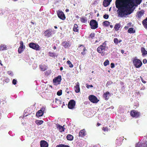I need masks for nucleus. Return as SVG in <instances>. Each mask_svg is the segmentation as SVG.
I'll use <instances>...</instances> for the list:
<instances>
[{
    "mask_svg": "<svg viewBox=\"0 0 147 147\" xmlns=\"http://www.w3.org/2000/svg\"><path fill=\"white\" fill-rule=\"evenodd\" d=\"M142 0H116V7L119 17L123 18L131 13V8L134 6L139 4Z\"/></svg>",
    "mask_w": 147,
    "mask_h": 147,
    "instance_id": "obj_1",
    "label": "nucleus"
},
{
    "mask_svg": "<svg viewBox=\"0 0 147 147\" xmlns=\"http://www.w3.org/2000/svg\"><path fill=\"white\" fill-rule=\"evenodd\" d=\"M106 43L105 42L102 45L99 46L97 49V52L100 53H102L106 50L107 49V47L106 46Z\"/></svg>",
    "mask_w": 147,
    "mask_h": 147,
    "instance_id": "obj_2",
    "label": "nucleus"
},
{
    "mask_svg": "<svg viewBox=\"0 0 147 147\" xmlns=\"http://www.w3.org/2000/svg\"><path fill=\"white\" fill-rule=\"evenodd\" d=\"M133 62L134 66L137 68L140 67L142 64L141 60L135 58L133 60Z\"/></svg>",
    "mask_w": 147,
    "mask_h": 147,
    "instance_id": "obj_3",
    "label": "nucleus"
},
{
    "mask_svg": "<svg viewBox=\"0 0 147 147\" xmlns=\"http://www.w3.org/2000/svg\"><path fill=\"white\" fill-rule=\"evenodd\" d=\"M90 25L91 28L93 29H95L98 27V22L94 20H92L90 21Z\"/></svg>",
    "mask_w": 147,
    "mask_h": 147,
    "instance_id": "obj_4",
    "label": "nucleus"
},
{
    "mask_svg": "<svg viewBox=\"0 0 147 147\" xmlns=\"http://www.w3.org/2000/svg\"><path fill=\"white\" fill-rule=\"evenodd\" d=\"M28 46L36 50H39L40 49V47L36 43L31 42L29 43Z\"/></svg>",
    "mask_w": 147,
    "mask_h": 147,
    "instance_id": "obj_5",
    "label": "nucleus"
},
{
    "mask_svg": "<svg viewBox=\"0 0 147 147\" xmlns=\"http://www.w3.org/2000/svg\"><path fill=\"white\" fill-rule=\"evenodd\" d=\"M88 98L89 100L94 103H96L98 101L97 98L94 96L90 95L88 96Z\"/></svg>",
    "mask_w": 147,
    "mask_h": 147,
    "instance_id": "obj_6",
    "label": "nucleus"
},
{
    "mask_svg": "<svg viewBox=\"0 0 147 147\" xmlns=\"http://www.w3.org/2000/svg\"><path fill=\"white\" fill-rule=\"evenodd\" d=\"M140 112L135 110H133L131 111L130 115L133 117L137 118L140 115Z\"/></svg>",
    "mask_w": 147,
    "mask_h": 147,
    "instance_id": "obj_7",
    "label": "nucleus"
},
{
    "mask_svg": "<svg viewBox=\"0 0 147 147\" xmlns=\"http://www.w3.org/2000/svg\"><path fill=\"white\" fill-rule=\"evenodd\" d=\"M58 17L62 20H64L65 18V17L64 13L61 11H58L57 12Z\"/></svg>",
    "mask_w": 147,
    "mask_h": 147,
    "instance_id": "obj_8",
    "label": "nucleus"
},
{
    "mask_svg": "<svg viewBox=\"0 0 147 147\" xmlns=\"http://www.w3.org/2000/svg\"><path fill=\"white\" fill-rule=\"evenodd\" d=\"M75 104L76 102L75 100H70L68 103V108L71 109H73L74 107Z\"/></svg>",
    "mask_w": 147,
    "mask_h": 147,
    "instance_id": "obj_9",
    "label": "nucleus"
},
{
    "mask_svg": "<svg viewBox=\"0 0 147 147\" xmlns=\"http://www.w3.org/2000/svg\"><path fill=\"white\" fill-rule=\"evenodd\" d=\"M61 80V76H59L53 79V82L54 84H60Z\"/></svg>",
    "mask_w": 147,
    "mask_h": 147,
    "instance_id": "obj_10",
    "label": "nucleus"
},
{
    "mask_svg": "<svg viewBox=\"0 0 147 147\" xmlns=\"http://www.w3.org/2000/svg\"><path fill=\"white\" fill-rule=\"evenodd\" d=\"M147 146V142L143 141V142H139L136 144V147H146Z\"/></svg>",
    "mask_w": 147,
    "mask_h": 147,
    "instance_id": "obj_11",
    "label": "nucleus"
},
{
    "mask_svg": "<svg viewBox=\"0 0 147 147\" xmlns=\"http://www.w3.org/2000/svg\"><path fill=\"white\" fill-rule=\"evenodd\" d=\"M20 46L18 49V52L19 53H22L23 50V49L25 48V46L24 45V43L23 41L20 42Z\"/></svg>",
    "mask_w": 147,
    "mask_h": 147,
    "instance_id": "obj_12",
    "label": "nucleus"
},
{
    "mask_svg": "<svg viewBox=\"0 0 147 147\" xmlns=\"http://www.w3.org/2000/svg\"><path fill=\"white\" fill-rule=\"evenodd\" d=\"M53 32V30L52 29H48L45 32V36H47V37H49L52 34V32Z\"/></svg>",
    "mask_w": 147,
    "mask_h": 147,
    "instance_id": "obj_13",
    "label": "nucleus"
},
{
    "mask_svg": "<svg viewBox=\"0 0 147 147\" xmlns=\"http://www.w3.org/2000/svg\"><path fill=\"white\" fill-rule=\"evenodd\" d=\"M40 144L41 147H48V144L45 141L42 140L40 142Z\"/></svg>",
    "mask_w": 147,
    "mask_h": 147,
    "instance_id": "obj_14",
    "label": "nucleus"
},
{
    "mask_svg": "<svg viewBox=\"0 0 147 147\" xmlns=\"http://www.w3.org/2000/svg\"><path fill=\"white\" fill-rule=\"evenodd\" d=\"M74 89L76 93H78L80 92L79 83L78 82H77L76 85L74 86Z\"/></svg>",
    "mask_w": 147,
    "mask_h": 147,
    "instance_id": "obj_15",
    "label": "nucleus"
},
{
    "mask_svg": "<svg viewBox=\"0 0 147 147\" xmlns=\"http://www.w3.org/2000/svg\"><path fill=\"white\" fill-rule=\"evenodd\" d=\"M112 0H104L103 3V4L104 6L107 7L110 4Z\"/></svg>",
    "mask_w": 147,
    "mask_h": 147,
    "instance_id": "obj_16",
    "label": "nucleus"
},
{
    "mask_svg": "<svg viewBox=\"0 0 147 147\" xmlns=\"http://www.w3.org/2000/svg\"><path fill=\"white\" fill-rule=\"evenodd\" d=\"M111 94L109 92H107L104 93L103 94V97L105 98V99L106 100H108Z\"/></svg>",
    "mask_w": 147,
    "mask_h": 147,
    "instance_id": "obj_17",
    "label": "nucleus"
},
{
    "mask_svg": "<svg viewBox=\"0 0 147 147\" xmlns=\"http://www.w3.org/2000/svg\"><path fill=\"white\" fill-rule=\"evenodd\" d=\"M56 125L57 128L60 131L62 132L64 131V128L62 126L59 124H57Z\"/></svg>",
    "mask_w": 147,
    "mask_h": 147,
    "instance_id": "obj_18",
    "label": "nucleus"
},
{
    "mask_svg": "<svg viewBox=\"0 0 147 147\" xmlns=\"http://www.w3.org/2000/svg\"><path fill=\"white\" fill-rule=\"evenodd\" d=\"M62 45L65 48H69L70 47V45L69 43L66 41L63 42Z\"/></svg>",
    "mask_w": 147,
    "mask_h": 147,
    "instance_id": "obj_19",
    "label": "nucleus"
},
{
    "mask_svg": "<svg viewBox=\"0 0 147 147\" xmlns=\"http://www.w3.org/2000/svg\"><path fill=\"white\" fill-rule=\"evenodd\" d=\"M7 49V47L5 45L1 44L0 46V51H3Z\"/></svg>",
    "mask_w": 147,
    "mask_h": 147,
    "instance_id": "obj_20",
    "label": "nucleus"
},
{
    "mask_svg": "<svg viewBox=\"0 0 147 147\" xmlns=\"http://www.w3.org/2000/svg\"><path fill=\"white\" fill-rule=\"evenodd\" d=\"M79 135L80 136L82 137L85 135V132L84 129L81 130L79 133Z\"/></svg>",
    "mask_w": 147,
    "mask_h": 147,
    "instance_id": "obj_21",
    "label": "nucleus"
},
{
    "mask_svg": "<svg viewBox=\"0 0 147 147\" xmlns=\"http://www.w3.org/2000/svg\"><path fill=\"white\" fill-rule=\"evenodd\" d=\"M44 113L40 110L38 111L36 114V116L37 117H39L42 116Z\"/></svg>",
    "mask_w": 147,
    "mask_h": 147,
    "instance_id": "obj_22",
    "label": "nucleus"
},
{
    "mask_svg": "<svg viewBox=\"0 0 147 147\" xmlns=\"http://www.w3.org/2000/svg\"><path fill=\"white\" fill-rule=\"evenodd\" d=\"M141 50L142 53V56H145L147 54V51L145 49L144 47H142Z\"/></svg>",
    "mask_w": 147,
    "mask_h": 147,
    "instance_id": "obj_23",
    "label": "nucleus"
},
{
    "mask_svg": "<svg viewBox=\"0 0 147 147\" xmlns=\"http://www.w3.org/2000/svg\"><path fill=\"white\" fill-rule=\"evenodd\" d=\"M121 27V25L120 24H116L115 25L114 27V28L115 29V30L116 31L118 30Z\"/></svg>",
    "mask_w": 147,
    "mask_h": 147,
    "instance_id": "obj_24",
    "label": "nucleus"
},
{
    "mask_svg": "<svg viewBox=\"0 0 147 147\" xmlns=\"http://www.w3.org/2000/svg\"><path fill=\"white\" fill-rule=\"evenodd\" d=\"M49 55L51 57H57V55L56 53L51 52H49L48 53Z\"/></svg>",
    "mask_w": 147,
    "mask_h": 147,
    "instance_id": "obj_25",
    "label": "nucleus"
},
{
    "mask_svg": "<svg viewBox=\"0 0 147 147\" xmlns=\"http://www.w3.org/2000/svg\"><path fill=\"white\" fill-rule=\"evenodd\" d=\"M143 14L144 12L142 11H140V12L137 13V17L138 18H140L141 17V16L143 15Z\"/></svg>",
    "mask_w": 147,
    "mask_h": 147,
    "instance_id": "obj_26",
    "label": "nucleus"
},
{
    "mask_svg": "<svg viewBox=\"0 0 147 147\" xmlns=\"http://www.w3.org/2000/svg\"><path fill=\"white\" fill-rule=\"evenodd\" d=\"M67 139L69 140H72L73 139V136L70 134L68 135L66 137Z\"/></svg>",
    "mask_w": 147,
    "mask_h": 147,
    "instance_id": "obj_27",
    "label": "nucleus"
},
{
    "mask_svg": "<svg viewBox=\"0 0 147 147\" xmlns=\"http://www.w3.org/2000/svg\"><path fill=\"white\" fill-rule=\"evenodd\" d=\"M128 32L130 33H134L135 32V31L133 28H131L128 29Z\"/></svg>",
    "mask_w": 147,
    "mask_h": 147,
    "instance_id": "obj_28",
    "label": "nucleus"
},
{
    "mask_svg": "<svg viewBox=\"0 0 147 147\" xmlns=\"http://www.w3.org/2000/svg\"><path fill=\"white\" fill-rule=\"evenodd\" d=\"M103 24L105 26L107 27L110 25V22L107 21H105L103 22Z\"/></svg>",
    "mask_w": 147,
    "mask_h": 147,
    "instance_id": "obj_29",
    "label": "nucleus"
},
{
    "mask_svg": "<svg viewBox=\"0 0 147 147\" xmlns=\"http://www.w3.org/2000/svg\"><path fill=\"white\" fill-rule=\"evenodd\" d=\"M78 25L76 24H75L74 25V28H73V30L76 32H77L78 31Z\"/></svg>",
    "mask_w": 147,
    "mask_h": 147,
    "instance_id": "obj_30",
    "label": "nucleus"
},
{
    "mask_svg": "<svg viewBox=\"0 0 147 147\" xmlns=\"http://www.w3.org/2000/svg\"><path fill=\"white\" fill-rule=\"evenodd\" d=\"M80 21L81 22L83 23H85L87 21L86 18L82 17L80 18Z\"/></svg>",
    "mask_w": 147,
    "mask_h": 147,
    "instance_id": "obj_31",
    "label": "nucleus"
},
{
    "mask_svg": "<svg viewBox=\"0 0 147 147\" xmlns=\"http://www.w3.org/2000/svg\"><path fill=\"white\" fill-rule=\"evenodd\" d=\"M67 64H68L69 67H71L72 68L73 67V65L71 63V62H70V61L69 60H68L67 61Z\"/></svg>",
    "mask_w": 147,
    "mask_h": 147,
    "instance_id": "obj_32",
    "label": "nucleus"
},
{
    "mask_svg": "<svg viewBox=\"0 0 147 147\" xmlns=\"http://www.w3.org/2000/svg\"><path fill=\"white\" fill-rule=\"evenodd\" d=\"M43 123V121L42 120H37L36 121V123L37 124L40 125L42 124Z\"/></svg>",
    "mask_w": 147,
    "mask_h": 147,
    "instance_id": "obj_33",
    "label": "nucleus"
},
{
    "mask_svg": "<svg viewBox=\"0 0 147 147\" xmlns=\"http://www.w3.org/2000/svg\"><path fill=\"white\" fill-rule=\"evenodd\" d=\"M142 24L144 27L146 29H147V22L145 21V22H144V21L143 20L142 21Z\"/></svg>",
    "mask_w": 147,
    "mask_h": 147,
    "instance_id": "obj_34",
    "label": "nucleus"
},
{
    "mask_svg": "<svg viewBox=\"0 0 147 147\" xmlns=\"http://www.w3.org/2000/svg\"><path fill=\"white\" fill-rule=\"evenodd\" d=\"M109 64V61L108 60H106L104 63V65L105 66H106L108 65Z\"/></svg>",
    "mask_w": 147,
    "mask_h": 147,
    "instance_id": "obj_35",
    "label": "nucleus"
},
{
    "mask_svg": "<svg viewBox=\"0 0 147 147\" xmlns=\"http://www.w3.org/2000/svg\"><path fill=\"white\" fill-rule=\"evenodd\" d=\"M39 67L41 70L42 71H44L46 69V68L43 65H40Z\"/></svg>",
    "mask_w": 147,
    "mask_h": 147,
    "instance_id": "obj_36",
    "label": "nucleus"
},
{
    "mask_svg": "<svg viewBox=\"0 0 147 147\" xmlns=\"http://www.w3.org/2000/svg\"><path fill=\"white\" fill-rule=\"evenodd\" d=\"M56 147H69L68 146L65 145L63 144H61L59 145H57Z\"/></svg>",
    "mask_w": 147,
    "mask_h": 147,
    "instance_id": "obj_37",
    "label": "nucleus"
},
{
    "mask_svg": "<svg viewBox=\"0 0 147 147\" xmlns=\"http://www.w3.org/2000/svg\"><path fill=\"white\" fill-rule=\"evenodd\" d=\"M114 42L115 44L117 45L118 43V40L117 38H115L114 39Z\"/></svg>",
    "mask_w": 147,
    "mask_h": 147,
    "instance_id": "obj_38",
    "label": "nucleus"
},
{
    "mask_svg": "<svg viewBox=\"0 0 147 147\" xmlns=\"http://www.w3.org/2000/svg\"><path fill=\"white\" fill-rule=\"evenodd\" d=\"M45 108L46 107L45 106H43L40 110L44 113L46 111V109Z\"/></svg>",
    "mask_w": 147,
    "mask_h": 147,
    "instance_id": "obj_39",
    "label": "nucleus"
},
{
    "mask_svg": "<svg viewBox=\"0 0 147 147\" xmlns=\"http://www.w3.org/2000/svg\"><path fill=\"white\" fill-rule=\"evenodd\" d=\"M62 94V90H60L59 91H58L57 92V94L58 96H60Z\"/></svg>",
    "mask_w": 147,
    "mask_h": 147,
    "instance_id": "obj_40",
    "label": "nucleus"
},
{
    "mask_svg": "<svg viewBox=\"0 0 147 147\" xmlns=\"http://www.w3.org/2000/svg\"><path fill=\"white\" fill-rule=\"evenodd\" d=\"M94 36L95 34L94 33H92L90 34L89 38L93 39V38L94 37Z\"/></svg>",
    "mask_w": 147,
    "mask_h": 147,
    "instance_id": "obj_41",
    "label": "nucleus"
},
{
    "mask_svg": "<svg viewBox=\"0 0 147 147\" xmlns=\"http://www.w3.org/2000/svg\"><path fill=\"white\" fill-rule=\"evenodd\" d=\"M86 86L88 88H89L90 87L92 88L93 87V86L92 85H89L88 84H86Z\"/></svg>",
    "mask_w": 147,
    "mask_h": 147,
    "instance_id": "obj_42",
    "label": "nucleus"
},
{
    "mask_svg": "<svg viewBox=\"0 0 147 147\" xmlns=\"http://www.w3.org/2000/svg\"><path fill=\"white\" fill-rule=\"evenodd\" d=\"M109 16L107 14H105L103 16V18L105 19H108V18H109Z\"/></svg>",
    "mask_w": 147,
    "mask_h": 147,
    "instance_id": "obj_43",
    "label": "nucleus"
},
{
    "mask_svg": "<svg viewBox=\"0 0 147 147\" xmlns=\"http://www.w3.org/2000/svg\"><path fill=\"white\" fill-rule=\"evenodd\" d=\"M102 130L105 131H108V128L107 127H103Z\"/></svg>",
    "mask_w": 147,
    "mask_h": 147,
    "instance_id": "obj_44",
    "label": "nucleus"
},
{
    "mask_svg": "<svg viewBox=\"0 0 147 147\" xmlns=\"http://www.w3.org/2000/svg\"><path fill=\"white\" fill-rule=\"evenodd\" d=\"M112 83L113 82L111 81H108L106 84V85L107 86H108L112 84Z\"/></svg>",
    "mask_w": 147,
    "mask_h": 147,
    "instance_id": "obj_45",
    "label": "nucleus"
},
{
    "mask_svg": "<svg viewBox=\"0 0 147 147\" xmlns=\"http://www.w3.org/2000/svg\"><path fill=\"white\" fill-rule=\"evenodd\" d=\"M17 80L15 79H13L12 81V83L14 85H16L17 83Z\"/></svg>",
    "mask_w": 147,
    "mask_h": 147,
    "instance_id": "obj_46",
    "label": "nucleus"
},
{
    "mask_svg": "<svg viewBox=\"0 0 147 147\" xmlns=\"http://www.w3.org/2000/svg\"><path fill=\"white\" fill-rule=\"evenodd\" d=\"M8 74L10 75L11 76H12L13 75V73L11 71H8L7 72Z\"/></svg>",
    "mask_w": 147,
    "mask_h": 147,
    "instance_id": "obj_47",
    "label": "nucleus"
},
{
    "mask_svg": "<svg viewBox=\"0 0 147 147\" xmlns=\"http://www.w3.org/2000/svg\"><path fill=\"white\" fill-rule=\"evenodd\" d=\"M83 51L81 53L83 55H84L85 54V51L86 50V49L85 47H84L83 49Z\"/></svg>",
    "mask_w": 147,
    "mask_h": 147,
    "instance_id": "obj_48",
    "label": "nucleus"
},
{
    "mask_svg": "<svg viewBox=\"0 0 147 147\" xmlns=\"http://www.w3.org/2000/svg\"><path fill=\"white\" fill-rule=\"evenodd\" d=\"M143 63L146 64L147 63V60L146 59H144L143 60Z\"/></svg>",
    "mask_w": 147,
    "mask_h": 147,
    "instance_id": "obj_49",
    "label": "nucleus"
},
{
    "mask_svg": "<svg viewBox=\"0 0 147 147\" xmlns=\"http://www.w3.org/2000/svg\"><path fill=\"white\" fill-rule=\"evenodd\" d=\"M111 68H113L115 67V65L113 63H111Z\"/></svg>",
    "mask_w": 147,
    "mask_h": 147,
    "instance_id": "obj_50",
    "label": "nucleus"
},
{
    "mask_svg": "<svg viewBox=\"0 0 147 147\" xmlns=\"http://www.w3.org/2000/svg\"><path fill=\"white\" fill-rule=\"evenodd\" d=\"M9 79L7 78L5 79V81L7 82H8L9 81Z\"/></svg>",
    "mask_w": 147,
    "mask_h": 147,
    "instance_id": "obj_51",
    "label": "nucleus"
},
{
    "mask_svg": "<svg viewBox=\"0 0 147 147\" xmlns=\"http://www.w3.org/2000/svg\"><path fill=\"white\" fill-rule=\"evenodd\" d=\"M69 89L68 88H67L65 90V92H67V93H69V91H68Z\"/></svg>",
    "mask_w": 147,
    "mask_h": 147,
    "instance_id": "obj_52",
    "label": "nucleus"
},
{
    "mask_svg": "<svg viewBox=\"0 0 147 147\" xmlns=\"http://www.w3.org/2000/svg\"><path fill=\"white\" fill-rule=\"evenodd\" d=\"M144 22H145V21L147 22V17L146 18L143 20Z\"/></svg>",
    "mask_w": 147,
    "mask_h": 147,
    "instance_id": "obj_53",
    "label": "nucleus"
},
{
    "mask_svg": "<svg viewBox=\"0 0 147 147\" xmlns=\"http://www.w3.org/2000/svg\"><path fill=\"white\" fill-rule=\"evenodd\" d=\"M121 52L123 54L124 53V51L123 50H121Z\"/></svg>",
    "mask_w": 147,
    "mask_h": 147,
    "instance_id": "obj_54",
    "label": "nucleus"
},
{
    "mask_svg": "<svg viewBox=\"0 0 147 147\" xmlns=\"http://www.w3.org/2000/svg\"><path fill=\"white\" fill-rule=\"evenodd\" d=\"M53 49L54 50L56 49V47L55 46H54L53 47Z\"/></svg>",
    "mask_w": 147,
    "mask_h": 147,
    "instance_id": "obj_55",
    "label": "nucleus"
},
{
    "mask_svg": "<svg viewBox=\"0 0 147 147\" xmlns=\"http://www.w3.org/2000/svg\"><path fill=\"white\" fill-rule=\"evenodd\" d=\"M142 81L143 83H146V82L144 80H142Z\"/></svg>",
    "mask_w": 147,
    "mask_h": 147,
    "instance_id": "obj_56",
    "label": "nucleus"
},
{
    "mask_svg": "<svg viewBox=\"0 0 147 147\" xmlns=\"http://www.w3.org/2000/svg\"><path fill=\"white\" fill-rule=\"evenodd\" d=\"M122 40H118V43H120L121 42Z\"/></svg>",
    "mask_w": 147,
    "mask_h": 147,
    "instance_id": "obj_57",
    "label": "nucleus"
},
{
    "mask_svg": "<svg viewBox=\"0 0 147 147\" xmlns=\"http://www.w3.org/2000/svg\"><path fill=\"white\" fill-rule=\"evenodd\" d=\"M63 69V67H61L60 68V70L61 71H62Z\"/></svg>",
    "mask_w": 147,
    "mask_h": 147,
    "instance_id": "obj_58",
    "label": "nucleus"
},
{
    "mask_svg": "<svg viewBox=\"0 0 147 147\" xmlns=\"http://www.w3.org/2000/svg\"><path fill=\"white\" fill-rule=\"evenodd\" d=\"M65 11L66 12H68L69 11V10L68 9H66Z\"/></svg>",
    "mask_w": 147,
    "mask_h": 147,
    "instance_id": "obj_59",
    "label": "nucleus"
},
{
    "mask_svg": "<svg viewBox=\"0 0 147 147\" xmlns=\"http://www.w3.org/2000/svg\"><path fill=\"white\" fill-rule=\"evenodd\" d=\"M110 27L111 28H112L113 27V25H110Z\"/></svg>",
    "mask_w": 147,
    "mask_h": 147,
    "instance_id": "obj_60",
    "label": "nucleus"
},
{
    "mask_svg": "<svg viewBox=\"0 0 147 147\" xmlns=\"http://www.w3.org/2000/svg\"><path fill=\"white\" fill-rule=\"evenodd\" d=\"M76 18H79V16H76Z\"/></svg>",
    "mask_w": 147,
    "mask_h": 147,
    "instance_id": "obj_61",
    "label": "nucleus"
},
{
    "mask_svg": "<svg viewBox=\"0 0 147 147\" xmlns=\"http://www.w3.org/2000/svg\"><path fill=\"white\" fill-rule=\"evenodd\" d=\"M0 64H1V65H2V64L1 63V60H0Z\"/></svg>",
    "mask_w": 147,
    "mask_h": 147,
    "instance_id": "obj_62",
    "label": "nucleus"
},
{
    "mask_svg": "<svg viewBox=\"0 0 147 147\" xmlns=\"http://www.w3.org/2000/svg\"><path fill=\"white\" fill-rule=\"evenodd\" d=\"M54 28L55 29H57V27L56 26H54Z\"/></svg>",
    "mask_w": 147,
    "mask_h": 147,
    "instance_id": "obj_63",
    "label": "nucleus"
},
{
    "mask_svg": "<svg viewBox=\"0 0 147 147\" xmlns=\"http://www.w3.org/2000/svg\"><path fill=\"white\" fill-rule=\"evenodd\" d=\"M98 126H99L100 125V124L99 123H97V124Z\"/></svg>",
    "mask_w": 147,
    "mask_h": 147,
    "instance_id": "obj_64",
    "label": "nucleus"
}]
</instances>
